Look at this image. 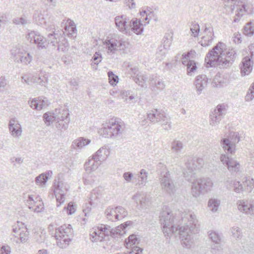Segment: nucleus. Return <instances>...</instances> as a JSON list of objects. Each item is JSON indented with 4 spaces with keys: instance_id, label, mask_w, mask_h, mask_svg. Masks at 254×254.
Instances as JSON below:
<instances>
[{
    "instance_id": "16",
    "label": "nucleus",
    "mask_w": 254,
    "mask_h": 254,
    "mask_svg": "<svg viewBox=\"0 0 254 254\" xmlns=\"http://www.w3.org/2000/svg\"><path fill=\"white\" fill-rule=\"evenodd\" d=\"M138 239L135 235H130L128 239L125 241V246L127 249H131V251L128 252L129 254H139L142 253L143 249L140 247L135 246L138 244Z\"/></svg>"
},
{
    "instance_id": "35",
    "label": "nucleus",
    "mask_w": 254,
    "mask_h": 254,
    "mask_svg": "<svg viewBox=\"0 0 254 254\" xmlns=\"http://www.w3.org/2000/svg\"><path fill=\"white\" fill-rule=\"evenodd\" d=\"M29 104L32 108L37 110L42 109L46 105V103L44 100L37 99V98H35L29 101Z\"/></svg>"
},
{
    "instance_id": "20",
    "label": "nucleus",
    "mask_w": 254,
    "mask_h": 254,
    "mask_svg": "<svg viewBox=\"0 0 254 254\" xmlns=\"http://www.w3.org/2000/svg\"><path fill=\"white\" fill-rule=\"evenodd\" d=\"M209 237L214 243V244L211 246V253H216L219 252L221 249L220 245L222 242L221 236L217 232L211 231L209 232Z\"/></svg>"
},
{
    "instance_id": "6",
    "label": "nucleus",
    "mask_w": 254,
    "mask_h": 254,
    "mask_svg": "<svg viewBox=\"0 0 254 254\" xmlns=\"http://www.w3.org/2000/svg\"><path fill=\"white\" fill-rule=\"evenodd\" d=\"M158 168L160 169L159 179L162 189L169 194L174 193L176 187L173 180L171 178L170 172L161 163L158 164Z\"/></svg>"
},
{
    "instance_id": "14",
    "label": "nucleus",
    "mask_w": 254,
    "mask_h": 254,
    "mask_svg": "<svg viewBox=\"0 0 254 254\" xmlns=\"http://www.w3.org/2000/svg\"><path fill=\"white\" fill-rule=\"evenodd\" d=\"M149 86L151 91L155 95L162 91L165 87L164 81L157 75H151L149 78Z\"/></svg>"
},
{
    "instance_id": "19",
    "label": "nucleus",
    "mask_w": 254,
    "mask_h": 254,
    "mask_svg": "<svg viewBox=\"0 0 254 254\" xmlns=\"http://www.w3.org/2000/svg\"><path fill=\"white\" fill-rule=\"evenodd\" d=\"M129 18L126 15L117 16L115 18V23L116 27L121 32L127 33V29L129 28V24L127 21Z\"/></svg>"
},
{
    "instance_id": "42",
    "label": "nucleus",
    "mask_w": 254,
    "mask_h": 254,
    "mask_svg": "<svg viewBox=\"0 0 254 254\" xmlns=\"http://www.w3.org/2000/svg\"><path fill=\"white\" fill-rule=\"evenodd\" d=\"M43 118L47 126L51 125L54 121L56 120V116L54 113L47 112L44 114Z\"/></svg>"
},
{
    "instance_id": "29",
    "label": "nucleus",
    "mask_w": 254,
    "mask_h": 254,
    "mask_svg": "<svg viewBox=\"0 0 254 254\" xmlns=\"http://www.w3.org/2000/svg\"><path fill=\"white\" fill-rule=\"evenodd\" d=\"M90 142V139L80 137L72 142V148L74 149H80L89 144Z\"/></svg>"
},
{
    "instance_id": "23",
    "label": "nucleus",
    "mask_w": 254,
    "mask_h": 254,
    "mask_svg": "<svg viewBox=\"0 0 254 254\" xmlns=\"http://www.w3.org/2000/svg\"><path fill=\"white\" fill-rule=\"evenodd\" d=\"M253 62L249 56L245 57L242 61L241 66L242 75L245 76L250 74L253 69Z\"/></svg>"
},
{
    "instance_id": "27",
    "label": "nucleus",
    "mask_w": 254,
    "mask_h": 254,
    "mask_svg": "<svg viewBox=\"0 0 254 254\" xmlns=\"http://www.w3.org/2000/svg\"><path fill=\"white\" fill-rule=\"evenodd\" d=\"M220 144L222 148L225 151H227L228 153L231 154L235 153L236 146L227 136L221 140Z\"/></svg>"
},
{
    "instance_id": "11",
    "label": "nucleus",
    "mask_w": 254,
    "mask_h": 254,
    "mask_svg": "<svg viewBox=\"0 0 254 254\" xmlns=\"http://www.w3.org/2000/svg\"><path fill=\"white\" fill-rule=\"evenodd\" d=\"M226 114V109L222 105H218L210 115L209 124L212 126L218 125Z\"/></svg>"
},
{
    "instance_id": "51",
    "label": "nucleus",
    "mask_w": 254,
    "mask_h": 254,
    "mask_svg": "<svg viewBox=\"0 0 254 254\" xmlns=\"http://www.w3.org/2000/svg\"><path fill=\"white\" fill-rule=\"evenodd\" d=\"M232 236L236 239H241L242 236V230L239 227H233L231 228Z\"/></svg>"
},
{
    "instance_id": "24",
    "label": "nucleus",
    "mask_w": 254,
    "mask_h": 254,
    "mask_svg": "<svg viewBox=\"0 0 254 254\" xmlns=\"http://www.w3.org/2000/svg\"><path fill=\"white\" fill-rule=\"evenodd\" d=\"M63 40H64V33H62L59 30H55L53 32V33L49 34L47 39L48 44H52L53 46H56L58 43H60Z\"/></svg>"
},
{
    "instance_id": "18",
    "label": "nucleus",
    "mask_w": 254,
    "mask_h": 254,
    "mask_svg": "<svg viewBox=\"0 0 254 254\" xmlns=\"http://www.w3.org/2000/svg\"><path fill=\"white\" fill-rule=\"evenodd\" d=\"M238 209L247 214H254V201L252 200L246 201L240 200L237 202Z\"/></svg>"
},
{
    "instance_id": "13",
    "label": "nucleus",
    "mask_w": 254,
    "mask_h": 254,
    "mask_svg": "<svg viewBox=\"0 0 254 254\" xmlns=\"http://www.w3.org/2000/svg\"><path fill=\"white\" fill-rule=\"evenodd\" d=\"M55 115L56 116V120L64 122L61 129L64 130H66L70 122V119L68 117L69 115L68 110L65 107L56 109L55 111Z\"/></svg>"
},
{
    "instance_id": "25",
    "label": "nucleus",
    "mask_w": 254,
    "mask_h": 254,
    "mask_svg": "<svg viewBox=\"0 0 254 254\" xmlns=\"http://www.w3.org/2000/svg\"><path fill=\"white\" fill-rule=\"evenodd\" d=\"M12 231L14 233V236L15 238H17L21 243L26 242L28 238L29 232L24 227L22 228H13Z\"/></svg>"
},
{
    "instance_id": "21",
    "label": "nucleus",
    "mask_w": 254,
    "mask_h": 254,
    "mask_svg": "<svg viewBox=\"0 0 254 254\" xmlns=\"http://www.w3.org/2000/svg\"><path fill=\"white\" fill-rule=\"evenodd\" d=\"M9 129L11 135L14 137H19L22 134V127L18 121L15 119H10Z\"/></svg>"
},
{
    "instance_id": "22",
    "label": "nucleus",
    "mask_w": 254,
    "mask_h": 254,
    "mask_svg": "<svg viewBox=\"0 0 254 254\" xmlns=\"http://www.w3.org/2000/svg\"><path fill=\"white\" fill-rule=\"evenodd\" d=\"M64 31H61L62 33H64V36L65 35L71 38H74L76 36V27L72 20L69 19L66 20L64 24Z\"/></svg>"
},
{
    "instance_id": "53",
    "label": "nucleus",
    "mask_w": 254,
    "mask_h": 254,
    "mask_svg": "<svg viewBox=\"0 0 254 254\" xmlns=\"http://www.w3.org/2000/svg\"><path fill=\"white\" fill-rule=\"evenodd\" d=\"M254 99V82L250 87L247 95L245 96V100L246 101H250Z\"/></svg>"
},
{
    "instance_id": "7",
    "label": "nucleus",
    "mask_w": 254,
    "mask_h": 254,
    "mask_svg": "<svg viewBox=\"0 0 254 254\" xmlns=\"http://www.w3.org/2000/svg\"><path fill=\"white\" fill-rule=\"evenodd\" d=\"M114 233L113 228H111L110 226L102 224L97 228H93L90 234V239L93 242L107 241L109 236L114 237Z\"/></svg>"
},
{
    "instance_id": "45",
    "label": "nucleus",
    "mask_w": 254,
    "mask_h": 254,
    "mask_svg": "<svg viewBox=\"0 0 254 254\" xmlns=\"http://www.w3.org/2000/svg\"><path fill=\"white\" fill-rule=\"evenodd\" d=\"M116 213V219L120 220L127 215V212L122 207L118 206L115 207Z\"/></svg>"
},
{
    "instance_id": "62",
    "label": "nucleus",
    "mask_w": 254,
    "mask_h": 254,
    "mask_svg": "<svg viewBox=\"0 0 254 254\" xmlns=\"http://www.w3.org/2000/svg\"><path fill=\"white\" fill-rule=\"evenodd\" d=\"M123 227H124V225H121L115 229L113 228V231H114V237H116L118 235H122L124 233Z\"/></svg>"
},
{
    "instance_id": "61",
    "label": "nucleus",
    "mask_w": 254,
    "mask_h": 254,
    "mask_svg": "<svg viewBox=\"0 0 254 254\" xmlns=\"http://www.w3.org/2000/svg\"><path fill=\"white\" fill-rule=\"evenodd\" d=\"M29 21L23 17L16 18L13 20V22L16 25H25Z\"/></svg>"
},
{
    "instance_id": "60",
    "label": "nucleus",
    "mask_w": 254,
    "mask_h": 254,
    "mask_svg": "<svg viewBox=\"0 0 254 254\" xmlns=\"http://www.w3.org/2000/svg\"><path fill=\"white\" fill-rule=\"evenodd\" d=\"M234 190L237 193H240L244 190L243 187L239 181H235L233 183Z\"/></svg>"
},
{
    "instance_id": "46",
    "label": "nucleus",
    "mask_w": 254,
    "mask_h": 254,
    "mask_svg": "<svg viewBox=\"0 0 254 254\" xmlns=\"http://www.w3.org/2000/svg\"><path fill=\"white\" fill-rule=\"evenodd\" d=\"M243 29V33L245 35L251 36L254 34V27L251 22L247 23Z\"/></svg>"
},
{
    "instance_id": "63",
    "label": "nucleus",
    "mask_w": 254,
    "mask_h": 254,
    "mask_svg": "<svg viewBox=\"0 0 254 254\" xmlns=\"http://www.w3.org/2000/svg\"><path fill=\"white\" fill-rule=\"evenodd\" d=\"M226 3L225 4V6L227 7L230 8L231 12L235 9V4L237 2L236 0H227V1L226 2Z\"/></svg>"
},
{
    "instance_id": "9",
    "label": "nucleus",
    "mask_w": 254,
    "mask_h": 254,
    "mask_svg": "<svg viewBox=\"0 0 254 254\" xmlns=\"http://www.w3.org/2000/svg\"><path fill=\"white\" fill-rule=\"evenodd\" d=\"M107 53L113 55L118 50H125L128 48L129 43L123 39H110L106 40L104 42Z\"/></svg>"
},
{
    "instance_id": "36",
    "label": "nucleus",
    "mask_w": 254,
    "mask_h": 254,
    "mask_svg": "<svg viewBox=\"0 0 254 254\" xmlns=\"http://www.w3.org/2000/svg\"><path fill=\"white\" fill-rule=\"evenodd\" d=\"M24 51L20 49L18 47H13L11 50V55L12 58L13 59L15 62L17 63H19V60L23 56V54L24 53Z\"/></svg>"
},
{
    "instance_id": "32",
    "label": "nucleus",
    "mask_w": 254,
    "mask_h": 254,
    "mask_svg": "<svg viewBox=\"0 0 254 254\" xmlns=\"http://www.w3.org/2000/svg\"><path fill=\"white\" fill-rule=\"evenodd\" d=\"M148 173L145 169H142L136 175L138 179L136 185L138 186H144L147 183Z\"/></svg>"
},
{
    "instance_id": "41",
    "label": "nucleus",
    "mask_w": 254,
    "mask_h": 254,
    "mask_svg": "<svg viewBox=\"0 0 254 254\" xmlns=\"http://www.w3.org/2000/svg\"><path fill=\"white\" fill-rule=\"evenodd\" d=\"M102 60V55L99 52H96L92 58V63L91 64L92 67L95 69H97L98 64L101 62Z\"/></svg>"
},
{
    "instance_id": "31",
    "label": "nucleus",
    "mask_w": 254,
    "mask_h": 254,
    "mask_svg": "<svg viewBox=\"0 0 254 254\" xmlns=\"http://www.w3.org/2000/svg\"><path fill=\"white\" fill-rule=\"evenodd\" d=\"M102 164V162L96 159L92 156L84 165L86 171H94L96 170L99 166Z\"/></svg>"
},
{
    "instance_id": "37",
    "label": "nucleus",
    "mask_w": 254,
    "mask_h": 254,
    "mask_svg": "<svg viewBox=\"0 0 254 254\" xmlns=\"http://www.w3.org/2000/svg\"><path fill=\"white\" fill-rule=\"evenodd\" d=\"M183 148V143L180 140L175 139L171 143V149L177 154L180 153Z\"/></svg>"
},
{
    "instance_id": "52",
    "label": "nucleus",
    "mask_w": 254,
    "mask_h": 254,
    "mask_svg": "<svg viewBox=\"0 0 254 254\" xmlns=\"http://www.w3.org/2000/svg\"><path fill=\"white\" fill-rule=\"evenodd\" d=\"M160 124H161V126L163 128L166 130H169L172 128V123L170 118L167 116L164 118V121L161 122Z\"/></svg>"
},
{
    "instance_id": "38",
    "label": "nucleus",
    "mask_w": 254,
    "mask_h": 254,
    "mask_svg": "<svg viewBox=\"0 0 254 254\" xmlns=\"http://www.w3.org/2000/svg\"><path fill=\"white\" fill-rule=\"evenodd\" d=\"M220 204V200L211 198L209 199L208 202V207L212 212H216Z\"/></svg>"
},
{
    "instance_id": "48",
    "label": "nucleus",
    "mask_w": 254,
    "mask_h": 254,
    "mask_svg": "<svg viewBox=\"0 0 254 254\" xmlns=\"http://www.w3.org/2000/svg\"><path fill=\"white\" fill-rule=\"evenodd\" d=\"M243 184L245 186L247 187V191H251L252 188H254V179L250 177H247L243 182Z\"/></svg>"
},
{
    "instance_id": "57",
    "label": "nucleus",
    "mask_w": 254,
    "mask_h": 254,
    "mask_svg": "<svg viewBox=\"0 0 254 254\" xmlns=\"http://www.w3.org/2000/svg\"><path fill=\"white\" fill-rule=\"evenodd\" d=\"M89 203L90 206L95 205L98 202V196L95 192H92L89 197Z\"/></svg>"
},
{
    "instance_id": "1",
    "label": "nucleus",
    "mask_w": 254,
    "mask_h": 254,
    "mask_svg": "<svg viewBox=\"0 0 254 254\" xmlns=\"http://www.w3.org/2000/svg\"><path fill=\"white\" fill-rule=\"evenodd\" d=\"M183 222H185L184 226L175 227L174 225V217L172 213L168 211L163 210L160 213V221L162 226V231L166 236L170 237L172 234L179 231L180 238L182 239V244L189 248L190 244V234L197 232V220L196 216L193 214H187L182 218Z\"/></svg>"
},
{
    "instance_id": "55",
    "label": "nucleus",
    "mask_w": 254,
    "mask_h": 254,
    "mask_svg": "<svg viewBox=\"0 0 254 254\" xmlns=\"http://www.w3.org/2000/svg\"><path fill=\"white\" fill-rule=\"evenodd\" d=\"M64 210L66 211V213L68 215H71L76 211L75 205L72 202H70L67 206L64 207Z\"/></svg>"
},
{
    "instance_id": "33",
    "label": "nucleus",
    "mask_w": 254,
    "mask_h": 254,
    "mask_svg": "<svg viewBox=\"0 0 254 254\" xmlns=\"http://www.w3.org/2000/svg\"><path fill=\"white\" fill-rule=\"evenodd\" d=\"M69 186L68 184L63 181H59L55 183V193H65L69 189Z\"/></svg>"
},
{
    "instance_id": "3",
    "label": "nucleus",
    "mask_w": 254,
    "mask_h": 254,
    "mask_svg": "<svg viewBox=\"0 0 254 254\" xmlns=\"http://www.w3.org/2000/svg\"><path fill=\"white\" fill-rule=\"evenodd\" d=\"M125 125L120 119L112 118L109 120L107 125L102 127L100 132L105 137H120L124 132Z\"/></svg>"
},
{
    "instance_id": "58",
    "label": "nucleus",
    "mask_w": 254,
    "mask_h": 254,
    "mask_svg": "<svg viewBox=\"0 0 254 254\" xmlns=\"http://www.w3.org/2000/svg\"><path fill=\"white\" fill-rule=\"evenodd\" d=\"M55 195L57 202V206L59 207L63 203L65 200L64 194L63 193H55Z\"/></svg>"
},
{
    "instance_id": "40",
    "label": "nucleus",
    "mask_w": 254,
    "mask_h": 254,
    "mask_svg": "<svg viewBox=\"0 0 254 254\" xmlns=\"http://www.w3.org/2000/svg\"><path fill=\"white\" fill-rule=\"evenodd\" d=\"M52 174V171H49L46 174H42L37 176L35 179V182L38 185H45L48 181V176Z\"/></svg>"
},
{
    "instance_id": "26",
    "label": "nucleus",
    "mask_w": 254,
    "mask_h": 254,
    "mask_svg": "<svg viewBox=\"0 0 254 254\" xmlns=\"http://www.w3.org/2000/svg\"><path fill=\"white\" fill-rule=\"evenodd\" d=\"M207 78L205 75H198L194 81V85L197 94H200L204 88L207 85Z\"/></svg>"
},
{
    "instance_id": "50",
    "label": "nucleus",
    "mask_w": 254,
    "mask_h": 254,
    "mask_svg": "<svg viewBox=\"0 0 254 254\" xmlns=\"http://www.w3.org/2000/svg\"><path fill=\"white\" fill-rule=\"evenodd\" d=\"M194 52V51H191L190 52L188 53L187 54H184L182 55H177L175 58L176 59V61H177L179 59H182V63L184 65H186L189 61V58H190V55L191 53Z\"/></svg>"
},
{
    "instance_id": "5",
    "label": "nucleus",
    "mask_w": 254,
    "mask_h": 254,
    "mask_svg": "<svg viewBox=\"0 0 254 254\" xmlns=\"http://www.w3.org/2000/svg\"><path fill=\"white\" fill-rule=\"evenodd\" d=\"M191 193L195 197H197L201 194H206L212 191L213 182L209 178H201L191 182Z\"/></svg>"
},
{
    "instance_id": "15",
    "label": "nucleus",
    "mask_w": 254,
    "mask_h": 254,
    "mask_svg": "<svg viewBox=\"0 0 254 254\" xmlns=\"http://www.w3.org/2000/svg\"><path fill=\"white\" fill-rule=\"evenodd\" d=\"M203 33L204 35L199 43L202 46L206 47L212 43L214 38L213 28L210 24H205Z\"/></svg>"
},
{
    "instance_id": "34",
    "label": "nucleus",
    "mask_w": 254,
    "mask_h": 254,
    "mask_svg": "<svg viewBox=\"0 0 254 254\" xmlns=\"http://www.w3.org/2000/svg\"><path fill=\"white\" fill-rule=\"evenodd\" d=\"M108 152L107 149L105 148L101 147L92 156L102 163L107 158Z\"/></svg>"
},
{
    "instance_id": "49",
    "label": "nucleus",
    "mask_w": 254,
    "mask_h": 254,
    "mask_svg": "<svg viewBox=\"0 0 254 254\" xmlns=\"http://www.w3.org/2000/svg\"><path fill=\"white\" fill-rule=\"evenodd\" d=\"M58 45V49L57 50L58 51H62L63 52H65L68 50V44L67 41L65 40V38H64V40H62L60 43H57Z\"/></svg>"
},
{
    "instance_id": "8",
    "label": "nucleus",
    "mask_w": 254,
    "mask_h": 254,
    "mask_svg": "<svg viewBox=\"0 0 254 254\" xmlns=\"http://www.w3.org/2000/svg\"><path fill=\"white\" fill-rule=\"evenodd\" d=\"M203 160L199 158H193L188 160L186 164V168L183 170L184 177L189 182H192L195 179V171L202 167Z\"/></svg>"
},
{
    "instance_id": "64",
    "label": "nucleus",
    "mask_w": 254,
    "mask_h": 254,
    "mask_svg": "<svg viewBox=\"0 0 254 254\" xmlns=\"http://www.w3.org/2000/svg\"><path fill=\"white\" fill-rule=\"evenodd\" d=\"M199 30V26L198 24H194L192 27L190 28L192 35L195 37L198 36Z\"/></svg>"
},
{
    "instance_id": "47",
    "label": "nucleus",
    "mask_w": 254,
    "mask_h": 254,
    "mask_svg": "<svg viewBox=\"0 0 254 254\" xmlns=\"http://www.w3.org/2000/svg\"><path fill=\"white\" fill-rule=\"evenodd\" d=\"M109 83L113 86L116 85L119 82L118 76L114 74L113 71H109L108 72Z\"/></svg>"
},
{
    "instance_id": "44",
    "label": "nucleus",
    "mask_w": 254,
    "mask_h": 254,
    "mask_svg": "<svg viewBox=\"0 0 254 254\" xmlns=\"http://www.w3.org/2000/svg\"><path fill=\"white\" fill-rule=\"evenodd\" d=\"M32 56L30 53L24 52L23 56L19 60V63L25 65H28L32 62Z\"/></svg>"
},
{
    "instance_id": "59",
    "label": "nucleus",
    "mask_w": 254,
    "mask_h": 254,
    "mask_svg": "<svg viewBox=\"0 0 254 254\" xmlns=\"http://www.w3.org/2000/svg\"><path fill=\"white\" fill-rule=\"evenodd\" d=\"M213 83L215 84L214 86L219 88L225 86L227 84V82L226 80L224 79H220L219 80L216 77L214 78Z\"/></svg>"
},
{
    "instance_id": "10",
    "label": "nucleus",
    "mask_w": 254,
    "mask_h": 254,
    "mask_svg": "<svg viewBox=\"0 0 254 254\" xmlns=\"http://www.w3.org/2000/svg\"><path fill=\"white\" fill-rule=\"evenodd\" d=\"M27 38L30 43L36 44L37 48L39 50L46 49L48 47V43L47 39L37 32L32 31L28 33Z\"/></svg>"
},
{
    "instance_id": "54",
    "label": "nucleus",
    "mask_w": 254,
    "mask_h": 254,
    "mask_svg": "<svg viewBox=\"0 0 254 254\" xmlns=\"http://www.w3.org/2000/svg\"><path fill=\"white\" fill-rule=\"evenodd\" d=\"M227 137L230 139V140L235 146L240 141V137L238 135V133L236 132H230Z\"/></svg>"
},
{
    "instance_id": "4",
    "label": "nucleus",
    "mask_w": 254,
    "mask_h": 254,
    "mask_svg": "<svg viewBox=\"0 0 254 254\" xmlns=\"http://www.w3.org/2000/svg\"><path fill=\"white\" fill-rule=\"evenodd\" d=\"M51 235L57 240V245L61 248H65L73 237V231L70 224H64L56 228L55 233Z\"/></svg>"
},
{
    "instance_id": "2",
    "label": "nucleus",
    "mask_w": 254,
    "mask_h": 254,
    "mask_svg": "<svg viewBox=\"0 0 254 254\" xmlns=\"http://www.w3.org/2000/svg\"><path fill=\"white\" fill-rule=\"evenodd\" d=\"M237 56L236 50L234 48L227 49L224 43L219 42L206 55L205 65L207 67L219 66L221 68H227L232 65Z\"/></svg>"
},
{
    "instance_id": "28",
    "label": "nucleus",
    "mask_w": 254,
    "mask_h": 254,
    "mask_svg": "<svg viewBox=\"0 0 254 254\" xmlns=\"http://www.w3.org/2000/svg\"><path fill=\"white\" fill-rule=\"evenodd\" d=\"M129 28H131L136 34L139 35L143 30V25L141 23L140 20L134 18L129 21Z\"/></svg>"
},
{
    "instance_id": "39",
    "label": "nucleus",
    "mask_w": 254,
    "mask_h": 254,
    "mask_svg": "<svg viewBox=\"0 0 254 254\" xmlns=\"http://www.w3.org/2000/svg\"><path fill=\"white\" fill-rule=\"evenodd\" d=\"M116 212L115 207L114 208L111 206L107 208L105 211L107 219L112 221L117 220L116 219Z\"/></svg>"
},
{
    "instance_id": "12",
    "label": "nucleus",
    "mask_w": 254,
    "mask_h": 254,
    "mask_svg": "<svg viewBox=\"0 0 254 254\" xmlns=\"http://www.w3.org/2000/svg\"><path fill=\"white\" fill-rule=\"evenodd\" d=\"M220 160L224 165H226L228 170L232 173H237L240 171L241 165L239 162L226 154H221Z\"/></svg>"
},
{
    "instance_id": "43",
    "label": "nucleus",
    "mask_w": 254,
    "mask_h": 254,
    "mask_svg": "<svg viewBox=\"0 0 254 254\" xmlns=\"http://www.w3.org/2000/svg\"><path fill=\"white\" fill-rule=\"evenodd\" d=\"M187 68V73L188 75L191 76L196 70V65L195 62L193 60H189L186 65Z\"/></svg>"
},
{
    "instance_id": "30",
    "label": "nucleus",
    "mask_w": 254,
    "mask_h": 254,
    "mask_svg": "<svg viewBox=\"0 0 254 254\" xmlns=\"http://www.w3.org/2000/svg\"><path fill=\"white\" fill-rule=\"evenodd\" d=\"M22 79L24 80V82L30 84V83L32 82L33 83H36L40 85L46 87L47 83L48 82V77L46 75H44L43 77H39L38 78H35L33 79V81H32V79L26 77L25 76H23L22 77Z\"/></svg>"
},
{
    "instance_id": "56",
    "label": "nucleus",
    "mask_w": 254,
    "mask_h": 254,
    "mask_svg": "<svg viewBox=\"0 0 254 254\" xmlns=\"http://www.w3.org/2000/svg\"><path fill=\"white\" fill-rule=\"evenodd\" d=\"M95 177L90 174L85 175L83 178L84 184L85 185H91L95 182Z\"/></svg>"
},
{
    "instance_id": "17",
    "label": "nucleus",
    "mask_w": 254,
    "mask_h": 254,
    "mask_svg": "<svg viewBox=\"0 0 254 254\" xmlns=\"http://www.w3.org/2000/svg\"><path fill=\"white\" fill-rule=\"evenodd\" d=\"M167 116L166 114L159 109H153L147 113V118L153 123H161L164 121V118Z\"/></svg>"
}]
</instances>
